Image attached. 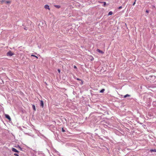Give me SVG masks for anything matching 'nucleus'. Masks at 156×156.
<instances>
[{
	"label": "nucleus",
	"instance_id": "f257e3e1",
	"mask_svg": "<svg viewBox=\"0 0 156 156\" xmlns=\"http://www.w3.org/2000/svg\"><path fill=\"white\" fill-rule=\"evenodd\" d=\"M14 55V53L12 52L11 51H9L7 53V55L8 56H11Z\"/></svg>",
	"mask_w": 156,
	"mask_h": 156
},
{
	"label": "nucleus",
	"instance_id": "f03ea898",
	"mask_svg": "<svg viewBox=\"0 0 156 156\" xmlns=\"http://www.w3.org/2000/svg\"><path fill=\"white\" fill-rule=\"evenodd\" d=\"M55 128V126L53 125H50L48 126V128L50 130H51V131L52 129H54Z\"/></svg>",
	"mask_w": 156,
	"mask_h": 156
},
{
	"label": "nucleus",
	"instance_id": "7ed1b4c3",
	"mask_svg": "<svg viewBox=\"0 0 156 156\" xmlns=\"http://www.w3.org/2000/svg\"><path fill=\"white\" fill-rule=\"evenodd\" d=\"M40 106L41 107H42V108H43L44 107V104L43 101L42 100H41L40 101Z\"/></svg>",
	"mask_w": 156,
	"mask_h": 156
},
{
	"label": "nucleus",
	"instance_id": "20e7f679",
	"mask_svg": "<svg viewBox=\"0 0 156 156\" xmlns=\"http://www.w3.org/2000/svg\"><path fill=\"white\" fill-rule=\"evenodd\" d=\"M5 116L6 118L9 119V120H11V119L9 115L8 114H5Z\"/></svg>",
	"mask_w": 156,
	"mask_h": 156
},
{
	"label": "nucleus",
	"instance_id": "39448f33",
	"mask_svg": "<svg viewBox=\"0 0 156 156\" xmlns=\"http://www.w3.org/2000/svg\"><path fill=\"white\" fill-rule=\"evenodd\" d=\"M44 8L46 9H48L49 10H50V8H49V6L48 5H44Z\"/></svg>",
	"mask_w": 156,
	"mask_h": 156
},
{
	"label": "nucleus",
	"instance_id": "423d86ee",
	"mask_svg": "<svg viewBox=\"0 0 156 156\" xmlns=\"http://www.w3.org/2000/svg\"><path fill=\"white\" fill-rule=\"evenodd\" d=\"M96 51L102 54H103L104 53V52H103L101 50L99 49H97Z\"/></svg>",
	"mask_w": 156,
	"mask_h": 156
},
{
	"label": "nucleus",
	"instance_id": "0eeeda50",
	"mask_svg": "<svg viewBox=\"0 0 156 156\" xmlns=\"http://www.w3.org/2000/svg\"><path fill=\"white\" fill-rule=\"evenodd\" d=\"M12 151L16 152H19V151H17L16 149L14 148H12Z\"/></svg>",
	"mask_w": 156,
	"mask_h": 156
},
{
	"label": "nucleus",
	"instance_id": "6e6552de",
	"mask_svg": "<svg viewBox=\"0 0 156 156\" xmlns=\"http://www.w3.org/2000/svg\"><path fill=\"white\" fill-rule=\"evenodd\" d=\"M101 131L102 133L103 134H105V133L106 132V131L104 129H101Z\"/></svg>",
	"mask_w": 156,
	"mask_h": 156
},
{
	"label": "nucleus",
	"instance_id": "1a4fd4ad",
	"mask_svg": "<svg viewBox=\"0 0 156 156\" xmlns=\"http://www.w3.org/2000/svg\"><path fill=\"white\" fill-rule=\"evenodd\" d=\"M150 151L151 152H156V149H151L150 150Z\"/></svg>",
	"mask_w": 156,
	"mask_h": 156
},
{
	"label": "nucleus",
	"instance_id": "9d476101",
	"mask_svg": "<svg viewBox=\"0 0 156 156\" xmlns=\"http://www.w3.org/2000/svg\"><path fill=\"white\" fill-rule=\"evenodd\" d=\"M32 106V108H33V110L34 111H35L36 110V109L35 106L34 105H33Z\"/></svg>",
	"mask_w": 156,
	"mask_h": 156
},
{
	"label": "nucleus",
	"instance_id": "9b49d317",
	"mask_svg": "<svg viewBox=\"0 0 156 156\" xmlns=\"http://www.w3.org/2000/svg\"><path fill=\"white\" fill-rule=\"evenodd\" d=\"M54 151H55V152L57 154V155H58L59 156L60 155V153L58 151H57L56 150H55Z\"/></svg>",
	"mask_w": 156,
	"mask_h": 156
},
{
	"label": "nucleus",
	"instance_id": "f8f14e48",
	"mask_svg": "<svg viewBox=\"0 0 156 156\" xmlns=\"http://www.w3.org/2000/svg\"><path fill=\"white\" fill-rule=\"evenodd\" d=\"M101 3H103V6H104V7H105V5H106V3L105 2H100Z\"/></svg>",
	"mask_w": 156,
	"mask_h": 156
},
{
	"label": "nucleus",
	"instance_id": "ddd939ff",
	"mask_svg": "<svg viewBox=\"0 0 156 156\" xmlns=\"http://www.w3.org/2000/svg\"><path fill=\"white\" fill-rule=\"evenodd\" d=\"M55 7L57 9L60 8V6L59 5H54Z\"/></svg>",
	"mask_w": 156,
	"mask_h": 156
},
{
	"label": "nucleus",
	"instance_id": "4468645a",
	"mask_svg": "<svg viewBox=\"0 0 156 156\" xmlns=\"http://www.w3.org/2000/svg\"><path fill=\"white\" fill-rule=\"evenodd\" d=\"M113 14V12L111 11H110L108 14V16H110V15H112Z\"/></svg>",
	"mask_w": 156,
	"mask_h": 156
},
{
	"label": "nucleus",
	"instance_id": "2eb2a0df",
	"mask_svg": "<svg viewBox=\"0 0 156 156\" xmlns=\"http://www.w3.org/2000/svg\"><path fill=\"white\" fill-rule=\"evenodd\" d=\"M105 89H101L100 91V93H103L105 91Z\"/></svg>",
	"mask_w": 156,
	"mask_h": 156
},
{
	"label": "nucleus",
	"instance_id": "dca6fc26",
	"mask_svg": "<svg viewBox=\"0 0 156 156\" xmlns=\"http://www.w3.org/2000/svg\"><path fill=\"white\" fill-rule=\"evenodd\" d=\"M130 96V95H129L128 94H126L124 96V97L125 98H126L127 97H129V96Z\"/></svg>",
	"mask_w": 156,
	"mask_h": 156
},
{
	"label": "nucleus",
	"instance_id": "f3484780",
	"mask_svg": "<svg viewBox=\"0 0 156 156\" xmlns=\"http://www.w3.org/2000/svg\"><path fill=\"white\" fill-rule=\"evenodd\" d=\"M17 147H18L22 151V148L21 147L19 146V145H18V146Z\"/></svg>",
	"mask_w": 156,
	"mask_h": 156
},
{
	"label": "nucleus",
	"instance_id": "a211bd4d",
	"mask_svg": "<svg viewBox=\"0 0 156 156\" xmlns=\"http://www.w3.org/2000/svg\"><path fill=\"white\" fill-rule=\"evenodd\" d=\"M74 78L75 79H76L78 80H80H80H81V79H79L78 78H77L76 77H74Z\"/></svg>",
	"mask_w": 156,
	"mask_h": 156
},
{
	"label": "nucleus",
	"instance_id": "6ab92c4d",
	"mask_svg": "<svg viewBox=\"0 0 156 156\" xmlns=\"http://www.w3.org/2000/svg\"><path fill=\"white\" fill-rule=\"evenodd\" d=\"M31 56L34 57L35 58H38V57L37 56H36V55H31Z\"/></svg>",
	"mask_w": 156,
	"mask_h": 156
},
{
	"label": "nucleus",
	"instance_id": "aec40b11",
	"mask_svg": "<svg viewBox=\"0 0 156 156\" xmlns=\"http://www.w3.org/2000/svg\"><path fill=\"white\" fill-rule=\"evenodd\" d=\"M62 131L63 132H64L65 131V130L63 128H62Z\"/></svg>",
	"mask_w": 156,
	"mask_h": 156
},
{
	"label": "nucleus",
	"instance_id": "412c9836",
	"mask_svg": "<svg viewBox=\"0 0 156 156\" xmlns=\"http://www.w3.org/2000/svg\"><path fill=\"white\" fill-rule=\"evenodd\" d=\"M80 81H81V83H80V84L81 85H82L83 83V80H80Z\"/></svg>",
	"mask_w": 156,
	"mask_h": 156
},
{
	"label": "nucleus",
	"instance_id": "4be33fe9",
	"mask_svg": "<svg viewBox=\"0 0 156 156\" xmlns=\"http://www.w3.org/2000/svg\"><path fill=\"white\" fill-rule=\"evenodd\" d=\"M136 0H135V1H134V2H133V5H135V3H136Z\"/></svg>",
	"mask_w": 156,
	"mask_h": 156
},
{
	"label": "nucleus",
	"instance_id": "5701e85b",
	"mask_svg": "<svg viewBox=\"0 0 156 156\" xmlns=\"http://www.w3.org/2000/svg\"><path fill=\"white\" fill-rule=\"evenodd\" d=\"M6 3H10V2L9 1H6Z\"/></svg>",
	"mask_w": 156,
	"mask_h": 156
},
{
	"label": "nucleus",
	"instance_id": "b1692460",
	"mask_svg": "<svg viewBox=\"0 0 156 156\" xmlns=\"http://www.w3.org/2000/svg\"><path fill=\"white\" fill-rule=\"evenodd\" d=\"M73 67L74 69H77V67L75 65Z\"/></svg>",
	"mask_w": 156,
	"mask_h": 156
},
{
	"label": "nucleus",
	"instance_id": "393cba45",
	"mask_svg": "<svg viewBox=\"0 0 156 156\" xmlns=\"http://www.w3.org/2000/svg\"><path fill=\"white\" fill-rule=\"evenodd\" d=\"M14 155L16 156H19L18 154L16 153L14 154Z\"/></svg>",
	"mask_w": 156,
	"mask_h": 156
},
{
	"label": "nucleus",
	"instance_id": "a878e982",
	"mask_svg": "<svg viewBox=\"0 0 156 156\" xmlns=\"http://www.w3.org/2000/svg\"><path fill=\"white\" fill-rule=\"evenodd\" d=\"M122 8V6H120L119 7L118 9H121Z\"/></svg>",
	"mask_w": 156,
	"mask_h": 156
},
{
	"label": "nucleus",
	"instance_id": "bb28decb",
	"mask_svg": "<svg viewBox=\"0 0 156 156\" xmlns=\"http://www.w3.org/2000/svg\"><path fill=\"white\" fill-rule=\"evenodd\" d=\"M24 29L25 30H27V27H25L24 28Z\"/></svg>",
	"mask_w": 156,
	"mask_h": 156
},
{
	"label": "nucleus",
	"instance_id": "cd10ccee",
	"mask_svg": "<svg viewBox=\"0 0 156 156\" xmlns=\"http://www.w3.org/2000/svg\"><path fill=\"white\" fill-rule=\"evenodd\" d=\"M5 1V0H2L1 1V2L2 3H3V2H4Z\"/></svg>",
	"mask_w": 156,
	"mask_h": 156
},
{
	"label": "nucleus",
	"instance_id": "c85d7f7f",
	"mask_svg": "<svg viewBox=\"0 0 156 156\" xmlns=\"http://www.w3.org/2000/svg\"><path fill=\"white\" fill-rule=\"evenodd\" d=\"M149 12V11L148 10H147L146 11V12H147V13H148V12Z\"/></svg>",
	"mask_w": 156,
	"mask_h": 156
},
{
	"label": "nucleus",
	"instance_id": "c756f323",
	"mask_svg": "<svg viewBox=\"0 0 156 156\" xmlns=\"http://www.w3.org/2000/svg\"><path fill=\"white\" fill-rule=\"evenodd\" d=\"M138 122V123H140V124H143V123H140V122Z\"/></svg>",
	"mask_w": 156,
	"mask_h": 156
},
{
	"label": "nucleus",
	"instance_id": "7c9ffc66",
	"mask_svg": "<svg viewBox=\"0 0 156 156\" xmlns=\"http://www.w3.org/2000/svg\"><path fill=\"white\" fill-rule=\"evenodd\" d=\"M58 71L59 73L60 72V70L59 69H58Z\"/></svg>",
	"mask_w": 156,
	"mask_h": 156
},
{
	"label": "nucleus",
	"instance_id": "2f4dec72",
	"mask_svg": "<svg viewBox=\"0 0 156 156\" xmlns=\"http://www.w3.org/2000/svg\"><path fill=\"white\" fill-rule=\"evenodd\" d=\"M98 136L99 137V139H101V140H103V139H102V138H100V136Z\"/></svg>",
	"mask_w": 156,
	"mask_h": 156
},
{
	"label": "nucleus",
	"instance_id": "473e14b6",
	"mask_svg": "<svg viewBox=\"0 0 156 156\" xmlns=\"http://www.w3.org/2000/svg\"><path fill=\"white\" fill-rule=\"evenodd\" d=\"M146 97V96H144V97H143V99H144Z\"/></svg>",
	"mask_w": 156,
	"mask_h": 156
},
{
	"label": "nucleus",
	"instance_id": "72a5a7b5",
	"mask_svg": "<svg viewBox=\"0 0 156 156\" xmlns=\"http://www.w3.org/2000/svg\"><path fill=\"white\" fill-rule=\"evenodd\" d=\"M150 105V103L148 104V106H149Z\"/></svg>",
	"mask_w": 156,
	"mask_h": 156
},
{
	"label": "nucleus",
	"instance_id": "f704fd0d",
	"mask_svg": "<svg viewBox=\"0 0 156 156\" xmlns=\"http://www.w3.org/2000/svg\"><path fill=\"white\" fill-rule=\"evenodd\" d=\"M153 8H155V6L154 5H153Z\"/></svg>",
	"mask_w": 156,
	"mask_h": 156
},
{
	"label": "nucleus",
	"instance_id": "c9c22d12",
	"mask_svg": "<svg viewBox=\"0 0 156 156\" xmlns=\"http://www.w3.org/2000/svg\"><path fill=\"white\" fill-rule=\"evenodd\" d=\"M105 138H106L107 139L108 138V137H105Z\"/></svg>",
	"mask_w": 156,
	"mask_h": 156
},
{
	"label": "nucleus",
	"instance_id": "e433bc0d",
	"mask_svg": "<svg viewBox=\"0 0 156 156\" xmlns=\"http://www.w3.org/2000/svg\"><path fill=\"white\" fill-rule=\"evenodd\" d=\"M95 134H96V135H98V134H97V133H95Z\"/></svg>",
	"mask_w": 156,
	"mask_h": 156
},
{
	"label": "nucleus",
	"instance_id": "4c0bfd02",
	"mask_svg": "<svg viewBox=\"0 0 156 156\" xmlns=\"http://www.w3.org/2000/svg\"><path fill=\"white\" fill-rule=\"evenodd\" d=\"M1 106V105H0V107Z\"/></svg>",
	"mask_w": 156,
	"mask_h": 156
}]
</instances>
